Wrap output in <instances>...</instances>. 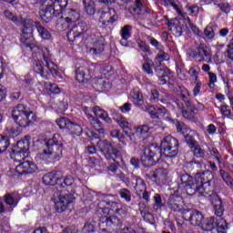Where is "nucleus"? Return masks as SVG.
Returning a JSON list of instances; mask_svg holds the SVG:
<instances>
[{"instance_id": "e433bc0d", "label": "nucleus", "mask_w": 233, "mask_h": 233, "mask_svg": "<svg viewBox=\"0 0 233 233\" xmlns=\"http://www.w3.org/2000/svg\"><path fill=\"white\" fill-rule=\"evenodd\" d=\"M198 112V109H182L181 114L185 119H187V121H191L194 123L196 121V114Z\"/></svg>"}, {"instance_id": "a19ab883", "label": "nucleus", "mask_w": 233, "mask_h": 233, "mask_svg": "<svg viewBox=\"0 0 233 233\" xmlns=\"http://www.w3.org/2000/svg\"><path fill=\"white\" fill-rule=\"evenodd\" d=\"M220 177L223 179V181L226 182V184L228 185V187H229V188H231V190H233V178L232 176H230V174L223 169H220Z\"/></svg>"}, {"instance_id": "f8f14e48", "label": "nucleus", "mask_w": 233, "mask_h": 233, "mask_svg": "<svg viewBox=\"0 0 233 233\" xmlns=\"http://www.w3.org/2000/svg\"><path fill=\"white\" fill-rule=\"evenodd\" d=\"M109 227L111 228V232L137 233V231L130 226H125L123 228V221L116 216L109 217Z\"/></svg>"}, {"instance_id": "13d9d810", "label": "nucleus", "mask_w": 233, "mask_h": 233, "mask_svg": "<svg viewBox=\"0 0 233 233\" xmlns=\"http://www.w3.org/2000/svg\"><path fill=\"white\" fill-rule=\"evenodd\" d=\"M82 232L83 233L96 232V224L94 222H86L82 228Z\"/></svg>"}, {"instance_id": "3c124183", "label": "nucleus", "mask_w": 233, "mask_h": 233, "mask_svg": "<svg viewBox=\"0 0 233 233\" xmlns=\"http://www.w3.org/2000/svg\"><path fill=\"white\" fill-rule=\"evenodd\" d=\"M203 34V38L207 37V39H214L216 36V32L214 31V26L213 25H208L205 29Z\"/></svg>"}, {"instance_id": "c756f323", "label": "nucleus", "mask_w": 233, "mask_h": 233, "mask_svg": "<svg viewBox=\"0 0 233 233\" xmlns=\"http://www.w3.org/2000/svg\"><path fill=\"white\" fill-rule=\"evenodd\" d=\"M35 27L36 28L42 39H46V40L52 39V34H50V31H48V29H46L45 26H43V25H41V22L35 21Z\"/></svg>"}, {"instance_id": "603ef678", "label": "nucleus", "mask_w": 233, "mask_h": 233, "mask_svg": "<svg viewBox=\"0 0 233 233\" xmlns=\"http://www.w3.org/2000/svg\"><path fill=\"white\" fill-rule=\"evenodd\" d=\"M144 19H147L148 21H156L157 19V15H156V13L154 11L146 8L142 14Z\"/></svg>"}, {"instance_id": "473e14b6", "label": "nucleus", "mask_w": 233, "mask_h": 233, "mask_svg": "<svg viewBox=\"0 0 233 233\" xmlns=\"http://www.w3.org/2000/svg\"><path fill=\"white\" fill-rule=\"evenodd\" d=\"M89 123H91L93 128H95V130L98 132L100 136H103V134H105V127H103V123L100 122L99 119L90 116Z\"/></svg>"}, {"instance_id": "774afa93", "label": "nucleus", "mask_w": 233, "mask_h": 233, "mask_svg": "<svg viewBox=\"0 0 233 233\" xmlns=\"http://www.w3.org/2000/svg\"><path fill=\"white\" fill-rule=\"evenodd\" d=\"M62 233H79V229L76 226H71L63 229Z\"/></svg>"}, {"instance_id": "1a4fd4ad", "label": "nucleus", "mask_w": 233, "mask_h": 233, "mask_svg": "<svg viewBox=\"0 0 233 233\" xmlns=\"http://www.w3.org/2000/svg\"><path fill=\"white\" fill-rule=\"evenodd\" d=\"M166 207L171 210V212H178L179 214H183V216L190 212V208H185V199L183 197L177 194H171L168 197Z\"/></svg>"}, {"instance_id": "b1692460", "label": "nucleus", "mask_w": 233, "mask_h": 233, "mask_svg": "<svg viewBox=\"0 0 233 233\" xmlns=\"http://www.w3.org/2000/svg\"><path fill=\"white\" fill-rule=\"evenodd\" d=\"M52 6L54 8V17H59L61 14H65V12H66V6H68V0H55V2L52 1Z\"/></svg>"}, {"instance_id": "4d7b16f0", "label": "nucleus", "mask_w": 233, "mask_h": 233, "mask_svg": "<svg viewBox=\"0 0 233 233\" xmlns=\"http://www.w3.org/2000/svg\"><path fill=\"white\" fill-rule=\"evenodd\" d=\"M186 10H187V14H189V15L196 16V15H198V14H199V5H196V4L187 5L186 7Z\"/></svg>"}, {"instance_id": "09e8293b", "label": "nucleus", "mask_w": 233, "mask_h": 233, "mask_svg": "<svg viewBox=\"0 0 233 233\" xmlns=\"http://www.w3.org/2000/svg\"><path fill=\"white\" fill-rule=\"evenodd\" d=\"M169 59H170V56L167 53L163 52V50H159V53L155 58V65H161L163 61H168Z\"/></svg>"}, {"instance_id": "ea45409f", "label": "nucleus", "mask_w": 233, "mask_h": 233, "mask_svg": "<svg viewBox=\"0 0 233 233\" xmlns=\"http://www.w3.org/2000/svg\"><path fill=\"white\" fill-rule=\"evenodd\" d=\"M71 25H72V22H70V20H68L67 17L66 18L60 17L56 20V28H58V30H66L70 28Z\"/></svg>"}, {"instance_id": "c03bdc74", "label": "nucleus", "mask_w": 233, "mask_h": 233, "mask_svg": "<svg viewBox=\"0 0 233 233\" xmlns=\"http://www.w3.org/2000/svg\"><path fill=\"white\" fill-rule=\"evenodd\" d=\"M189 167L191 168L194 176H196V174H203V172H199L201 168H203V162L201 161L189 162Z\"/></svg>"}, {"instance_id": "cd10ccee", "label": "nucleus", "mask_w": 233, "mask_h": 233, "mask_svg": "<svg viewBox=\"0 0 233 233\" xmlns=\"http://www.w3.org/2000/svg\"><path fill=\"white\" fill-rule=\"evenodd\" d=\"M44 9L42 10L41 18L45 23H50L52 21V17L54 16V7L52 3L44 5Z\"/></svg>"}, {"instance_id": "39448f33", "label": "nucleus", "mask_w": 233, "mask_h": 233, "mask_svg": "<svg viewBox=\"0 0 233 233\" xmlns=\"http://www.w3.org/2000/svg\"><path fill=\"white\" fill-rule=\"evenodd\" d=\"M12 117L15 123L22 128L31 127V125H34L37 119V116L34 114V111L30 110L28 106L23 104H18L13 108Z\"/></svg>"}, {"instance_id": "4468645a", "label": "nucleus", "mask_w": 233, "mask_h": 233, "mask_svg": "<svg viewBox=\"0 0 233 233\" xmlns=\"http://www.w3.org/2000/svg\"><path fill=\"white\" fill-rule=\"evenodd\" d=\"M2 201H4L8 214H12V212H14V208L19 205L21 198L17 193H6L2 197Z\"/></svg>"}, {"instance_id": "bf43d9fd", "label": "nucleus", "mask_w": 233, "mask_h": 233, "mask_svg": "<svg viewBox=\"0 0 233 233\" xmlns=\"http://www.w3.org/2000/svg\"><path fill=\"white\" fill-rule=\"evenodd\" d=\"M150 127L147 125L140 126L137 128L136 134L138 135L140 137H145L147 134H148Z\"/></svg>"}, {"instance_id": "338daca9", "label": "nucleus", "mask_w": 233, "mask_h": 233, "mask_svg": "<svg viewBox=\"0 0 233 233\" xmlns=\"http://www.w3.org/2000/svg\"><path fill=\"white\" fill-rule=\"evenodd\" d=\"M130 96H131V97H133V99H136V100L143 99V94L137 88L132 89L130 92Z\"/></svg>"}, {"instance_id": "7c9ffc66", "label": "nucleus", "mask_w": 233, "mask_h": 233, "mask_svg": "<svg viewBox=\"0 0 233 233\" xmlns=\"http://www.w3.org/2000/svg\"><path fill=\"white\" fill-rule=\"evenodd\" d=\"M94 114L96 117H98L99 119H103L106 123L110 125L112 123V118L108 116V113L105 111L104 109H101L99 106L94 107Z\"/></svg>"}, {"instance_id": "680f3d73", "label": "nucleus", "mask_w": 233, "mask_h": 233, "mask_svg": "<svg viewBox=\"0 0 233 233\" xmlns=\"http://www.w3.org/2000/svg\"><path fill=\"white\" fill-rule=\"evenodd\" d=\"M137 45L138 46V48L142 50V52H145L146 54H152V51H150V47L147 46V43H145L143 40H137Z\"/></svg>"}, {"instance_id": "2eb2a0df", "label": "nucleus", "mask_w": 233, "mask_h": 233, "mask_svg": "<svg viewBox=\"0 0 233 233\" xmlns=\"http://www.w3.org/2000/svg\"><path fill=\"white\" fill-rule=\"evenodd\" d=\"M119 20V15L116 12V9L109 8L107 12L103 11L101 13L99 21L104 26H110Z\"/></svg>"}, {"instance_id": "a211bd4d", "label": "nucleus", "mask_w": 233, "mask_h": 233, "mask_svg": "<svg viewBox=\"0 0 233 233\" xmlns=\"http://www.w3.org/2000/svg\"><path fill=\"white\" fill-rule=\"evenodd\" d=\"M61 177H63V173L60 170H53L45 174L42 181L44 185L54 187V185H57L59 183L58 181H61Z\"/></svg>"}, {"instance_id": "c9c22d12", "label": "nucleus", "mask_w": 233, "mask_h": 233, "mask_svg": "<svg viewBox=\"0 0 233 233\" xmlns=\"http://www.w3.org/2000/svg\"><path fill=\"white\" fill-rule=\"evenodd\" d=\"M154 204H153V211L157 212L158 210H161L163 207H165V204H163V198H161V195L159 193H156L153 197Z\"/></svg>"}, {"instance_id": "052dcab7", "label": "nucleus", "mask_w": 233, "mask_h": 233, "mask_svg": "<svg viewBox=\"0 0 233 233\" xmlns=\"http://www.w3.org/2000/svg\"><path fill=\"white\" fill-rule=\"evenodd\" d=\"M19 21H20V26L22 25L24 28H33L32 26H34V20L30 18L21 17Z\"/></svg>"}, {"instance_id": "393cba45", "label": "nucleus", "mask_w": 233, "mask_h": 233, "mask_svg": "<svg viewBox=\"0 0 233 233\" xmlns=\"http://www.w3.org/2000/svg\"><path fill=\"white\" fill-rule=\"evenodd\" d=\"M132 25H126L123 27H121L120 29V36H121V40H120V45H122V46H128V39H130V37H132Z\"/></svg>"}, {"instance_id": "20e7f679", "label": "nucleus", "mask_w": 233, "mask_h": 233, "mask_svg": "<svg viewBox=\"0 0 233 233\" xmlns=\"http://www.w3.org/2000/svg\"><path fill=\"white\" fill-rule=\"evenodd\" d=\"M59 135H55L52 138L46 142V148L42 151V159L50 161V163H56L63 157V142L59 140Z\"/></svg>"}, {"instance_id": "0eeeda50", "label": "nucleus", "mask_w": 233, "mask_h": 233, "mask_svg": "<svg viewBox=\"0 0 233 233\" xmlns=\"http://www.w3.org/2000/svg\"><path fill=\"white\" fill-rule=\"evenodd\" d=\"M88 35H90V27L86 22H80L67 33V39L71 43L83 45V39H86Z\"/></svg>"}, {"instance_id": "79ce46f5", "label": "nucleus", "mask_w": 233, "mask_h": 233, "mask_svg": "<svg viewBox=\"0 0 233 233\" xmlns=\"http://www.w3.org/2000/svg\"><path fill=\"white\" fill-rule=\"evenodd\" d=\"M134 14H137V15H143V12L147 10L145 5H143V2L141 0H135L134 6L131 8Z\"/></svg>"}, {"instance_id": "9d476101", "label": "nucleus", "mask_w": 233, "mask_h": 233, "mask_svg": "<svg viewBox=\"0 0 233 233\" xmlns=\"http://www.w3.org/2000/svg\"><path fill=\"white\" fill-rule=\"evenodd\" d=\"M97 147L108 161H111V159L112 161H116V159L119 157V150L114 147V144L111 141H98Z\"/></svg>"}, {"instance_id": "5fc2aeb1", "label": "nucleus", "mask_w": 233, "mask_h": 233, "mask_svg": "<svg viewBox=\"0 0 233 233\" xmlns=\"http://www.w3.org/2000/svg\"><path fill=\"white\" fill-rule=\"evenodd\" d=\"M164 6H172L179 14V2L177 0H162Z\"/></svg>"}, {"instance_id": "6ab92c4d", "label": "nucleus", "mask_w": 233, "mask_h": 233, "mask_svg": "<svg viewBox=\"0 0 233 233\" xmlns=\"http://www.w3.org/2000/svg\"><path fill=\"white\" fill-rule=\"evenodd\" d=\"M187 214H189V217L187 216V214L184 215V219H186V221H190L191 225L194 227H201L203 221L205 220L203 213L198 210L189 209Z\"/></svg>"}, {"instance_id": "4c0bfd02", "label": "nucleus", "mask_w": 233, "mask_h": 233, "mask_svg": "<svg viewBox=\"0 0 233 233\" xmlns=\"http://www.w3.org/2000/svg\"><path fill=\"white\" fill-rule=\"evenodd\" d=\"M98 227L102 232H112L110 228V220L107 217L100 218Z\"/></svg>"}, {"instance_id": "f03ea898", "label": "nucleus", "mask_w": 233, "mask_h": 233, "mask_svg": "<svg viewBox=\"0 0 233 233\" xmlns=\"http://www.w3.org/2000/svg\"><path fill=\"white\" fill-rule=\"evenodd\" d=\"M179 152V141L174 137L168 135L161 140L160 147L157 144H151L144 148L140 157V161L146 168L154 167L156 162L159 161L164 155L166 157H176Z\"/></svg>"}, {"instance_id": "9b49d317", "label": "nucleus", "mask_w": 233, "mask_h": 233, "mask_svg": "<svg viewBox=\"0 0 233 233\" xmlns=\"http://www.w3.org/2000/svg\"><path fill=\"white\" fill-rule=\"evenodd\" d=\"M187 55L192 59H195L197 63H203L205 61H208L210 59V52L208 51V47H207V44H199L196 50L189 48L187 50Z\"/></svg>"}, {"instance_id": "72a5a7b5", "label": "nucleus", "mask_w": 233, "mask_h": 233, "mask_svg": "<svg viewBox=\"0 0 233 233\" xmlns=\"http://www.w3.org/2000/svg\"><path fill=\"white\" fill-rule=\"evenodd\" d=\"M63 14L67 16L66 18H67V21H70L71 23H76V21L79 19V12L74 8H67Z\"/></svg>"}, {"instance_id": "aec40b11", "label": "nucleus", "mask_w": 233, "mask_h": 233, "mask_svg": "<svg viewBox=\"0 0 233 233\" xmlns=\"http://www.w3.org/2000/svg\"><path fill=\"white\" fill-rule=\"evenodd\" d=\"M16 171H20V174H35V172H37V165L33 161L24 160L16 166Z\"/></svg>"}, {"instance_id": "5701e85b", "label": "nucleus", "mask_w": 233, "mask_h": 233, "mask_svg": "<svg viewBox=\"0 0 233 233\" xmlns=\"http://www.w3.org/2000/svg\"><path fill=\"white\" fill-rule=\"evenodd\" d=\"M97 208L103 214H108L110 210H112V212L117 210V208H119V203L116 201L101 200L98 202Z\"/></svg>"}, {"instance_id": "bb28decb", "label": "nucleus", "mask_w": 233, "mask_h": 233, "mask_svg": "<svg viewBox=\"0 0 233 233\" xmlns=\"http://www.w3.org/2000/svg\"><path fill=\"white\" fill-rule=\"evenodd\" d=\"M113 119L116 121L119 127L124 130L125 134H128V128H130V123L127 119V117L123 116V115L115 112L112 114Z\"/></svg>"}, {"instance_id": "a18cd8bd", "label": "nucleus", "mask_w": 233, "mask_h": 233, "mask_svg": "<svg viewBox=\"0 0 233 233\" xmlns=\"http://www.w3.org/2000/svg\"><path fill=\"white\" fill-rule=\"evenodd\" d=\"M74 185V177L72 176H67L63 178L62 182L57 183L58 188H68Z\"/></svg>"}, {"instance_id": "8fccbe9b", "label": "nucleus", "mask_w": 233, "mask_h": 233, "mask_svg": "<svg viewBox=\"0 0 233 233\" xmlns=\"http://www.w3.org/2000/svg\"><path fill=\"white\" fill-rule=\"evenodd\" d=\"M191 150L195 157H198V159H203V157H205V150L201 148V146H199V144H197V146L191 147Z\"/></svg>"}, {"instance_id": "6e6d98bb", "label": "nucleus", "mask_w": 233, "mask_h": 233, "mask_svg": "<svg viewBox=\"0 0 233 233\" xmlns=\"http://www.w3.org/2000/svg\"><path fill=\"white\" fill-rule=\"evenodd\" d=\"M217 231L218 233H225V230L228 228V226L227 225V221L223 218H221L218 223L216 222Z\"/></svg>"}, {"instance_id": "de8ad7c7", "label": "nucleus", "mask_w": 233, "mask_h": 233, "mask_svg": "<svg viewBox=\"0 0 233 233\" xmlns=\"http://www.w3.org/2000/svg\"><path fill=\"white\" fill-rule=\"evenodd\" d=\"M68 132H70V134L73 136H80L83 134V127L74 122H71Z\"/></svg>"}, {"instance_id": "4be33fe9", "label": "nucleus", "mask_w": 233, "mask_h": 233, "mask_svg": "<svg viewBox=\"0 0 233 233\" xmlns=\"http://www.w3.org/2000/svg\"><path fill=\"white\" fill-rule=\"evenodd\" d=\"M34 33V27L23 28L22 35H20V41L30 50L34 49V44H32V34Z\"/></svg>"}, {"instance_id": "ddd939ff", "label": "nucleus", "mask_w": 233, "mask_h": 233, "mask_svg": "<svg viewBox=\"0 0 233 233\" xmlns=\"http://www.w3.org/2000/svg\"><path fill=\"white\" fill-rule=\"evenodd\" d=\"M147 177L155 181L157 185H167V181H168V169L165 167H158L153 172L147 174Z\"/></svg>"}, {"instance_id": "f257e3e1", "label": "nucleus", "mask_w": 233, "mask_h": 233, "mask_svg": "<svg viewBox=\"0 0 233 233\" xmlns=\"http://www.w3.org/2000/svg\"><path fill=\"white\" fill-rule=\"evenodd\" d=\"M179 179L187 196H196V194L203 198L209 196L215 214L218 218L223 216L225 208L219 196L213 192L214 189L211 183L214 179V175L211 171L207 170L202 173H195V177L186 173L181 175Z\"/></svg>"}, {"instance_id": "6e6552de", "label": "nucleus", "mask_w": 233, "mask_h": 233, "mask_svg": "<svg viewBox=\"0 0 233 233\" xmlns=\"http://www.w3.org/2000/svg\"><path fill=\"white\" fill-rule=\"evenodd\" d=\"M74 195L71 193H65L63 191L55 192L53 195V200L56 212L62 214V212L68 210V208H70V205L74 203Z\"/></svg>"}, {"instance_id": "7ed1b4c3", "label": "nucleus", "mask_w": 233, "mask_h": 233, "mask_svg": "<svg viewBox=\"0 0 233 233\" xmlns=\"http://www.w3.org/2000/svg\"><path fill=\"white\" fill-rule=\"evenodd\" d=\"M42 60H35L33 64V70L39 74L43 79H50V76H59V71L56 69V65L52 62V52L47 47L42 48Z\"/></svg>"}, {"instance_id": "864d4df0", "label": "nucleus", "mask_w": 233, "mask_h": 233, "mask_svg": "<svg viewBox=\"0 0 233 233\" xmlns=\"http://www.w3.org/2000/svg\"><path fill=\"white\" fill-rule=\"evenodd\" d=\"M119 196L122 199H125L127 203L132 201V193L127 188H122L119 191Z\"/></svg>"}, {"instance_id": "412c9836", "label": "nucleus", "mask_w": 233, "mask_h": 233, "mask_svg": "<svg viewBox=\"0 0 233 233\" xmlns=\"http://www.w3.org/2000/svg\"><path fill=\"white\" fill-rule=\"evenodd\" d=\"M76 79L79 83H88L92 79V72L88 67L79 66L76 70Z\"/></svg>"}, {"instance_id": "f704fd0d", "label": "nucleus", "mask_w": 233, "mask_h": 233, "mask_svg": "<svg viewBox=\"0 0 233 233\" xmlns=\"http://www.w3.org/2000/svg\"><path fill=\"white\" fill-rule=\"evenodd\" d=\"M10 156L14 161H16V163H23V161H25V158L28 156V154L23 153V151L17 152V149L13 148Z\"/></svg>"}, {"instance_id": "f3484780", "label": "nucleus", "mask_w": 233, "mask_h": 233, "mask_svg": "<svg viewBox=\"0 0 233 233\" xmlns=\"http://www.w3.org/2000/svg\"><path fill=\"white\" fill-rule=\"evenodd\" d=\"M146 112H147L151 119H161L168 114V109L163 106H154L153 105H146Z\"/></svg>"}, {"instance_id": "423d86ee", "label": "nucleus", "mask_w": 233, "mask_h": 233, "mask_svg": "<svg viewBox=\"0 0 233 233\" xmlns=\"http://www.w3.org/2000/svg\"><path fill=\"white\" fill-rule=\"evenodd\" d=\"M168 121L175 125L177 132L184 136L185 141L189 148H194V147L199 145L198 140H196V136H198V132L195 130H189L188 126L185 124V122H181L177 119H172L167 117ZM189 130V132H188Z\"/></svg>"}, {"instance_id": "58836bf2", "label": "nucleus", "mask_w": 233, "mask_h": 233, "mask_svg": "<svg viewBox=\"0 0 233 233\" xmlns=\"http://www.w3.org/2000/svg\"><path fill=\"white\" fill-rule=\"evenodd\" d=\"M56 123L61 130H68L70 128L72 121H70V119H68L67 117L62 116L56 119Z\"/></svg>"}, {"instance_id": "e2e57ef3", "label": "nucleus", "mask_w": 233, "mask_h": 233, "mask_svg": "<svg viewBox=\"0 0 233 233\" xmlns=\"http://www.w3.org/2000/svg\"><path fill=\"white\" fill-rule=\"evenodd\" d=\"M114 214H117L121 218H125L127 216H128V209L121 206L114 211Z\"/></svg>"}, {"instance_id": "dca6fc26", "label": "nucleus", "mask_w": 233, "mask_h": 233, "mask_svg": "<svg viewBox=\"0 0 233 233\" xmlns=\"http://www.w3.org/2000/svg\"><path fill=\"white\" fill-rule=\"evenodd\" d=\"M135 190L137 192V196H141L142 199L146 201V203H150V192L147 191V182L141 177H136V185Z\"/></svg>"}, {"instance_id": "a878e982", "label": "nucleus", "mask_w": 233, "mask_h": 233, "mask_svg": "<svg viewBox=\"0 0 233 233\" xmlns=\"http://www.w3.org/2000/svg\"><path fill=\"white\" fill-rule=\"evenodd\" d=\"M13 148H15L16 152L28 154V150H30V136H25L23 139L19 140Z\"/></svg>"}, {"instance_id": "2f4dec72", "label": "nucleus", "mask_w": 233, "mask_h": 233, "mask_svg": "<svg viewBox=\"0 0 233 233\" xmlns=\"http://www.w3.org/2000/svg\"><path fill=\"white\" fill-rule=\"evenodd\" d=\"M83 5L87 15H96V1L94 0H83Z\"/></svg>"}, {"instance_id": "37998d69", "label": "nucleus", "mask_w": 233, "mask_h": 233, "mask_svg": "<svg viewBox=\"0 0 233 233\" xmlns=\"http://www.w3.org/2000/svg\"><path fill=\"white\" fill-rule=\"evenodd\" d=\"M4 15L6 19H9V21H12V23L16 25V26H21V20H19V17L14 15L10 10L4 11Z\"/></svg>"}, {"instance_id": "49530a36", "label": "nucleus", "mask_w": 233, "mask_h": 233, "mask_svg": "<svg viewBox=\"0 0 233 233\" xmlns=\"http://www.w3.org/2000/svg\"><path fill=\"white\" fill-rule=\"evenodd\" d=\"M8 147H10V138L0 135V154L6 152Z\"/></svg>"}, {"instance_id": "0e129e2a", "label": "nucleus", "mask_w": 233, "mask_h": 233, "mask_svg": "<svg viewBox=\"0 0 233 233\" xmlns=\"http://www.w3.org/2000/svg\"><path fill=\"white\" fill-rule=\"evenodd\" d=\"M46 88H47V90H49V92H51V94H60L61 93V89L59 88V86L56 84L49 83L46 85Z\"/></svg>"}, {"instance_id": "c85d7f7f", "label": "nucleus", "mask_w": 233, "mask_h": 233, "mask_svg": "<svg viewBox=\"0 0 233 233\" xmlns=\"http://www.w3.org/2000/svg\"><path fill=\"white\" fill-rule=\"evenodd\" d=\"M216 218L210 217L203 220L202 224L200 225V228L205 232H212L214 228H216Z\"/></svg>"}, {"instance_id": "69168bd1", "label": "nucleus", "mask_w": 233, "mask_h": 233, "mask_svg": "<svg viewBox=\"0 0 233 233\" xmlns=\"http://www.w3.org/2000/svg\"><path fill=\"white\" fill-rule=\"evenodd\" d=\"M84 203H92L96 199V197L92 192H85L82 198Z\"/></svg>"}]
</instances>
